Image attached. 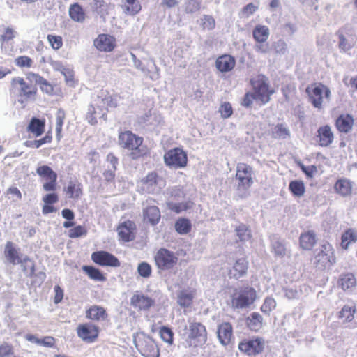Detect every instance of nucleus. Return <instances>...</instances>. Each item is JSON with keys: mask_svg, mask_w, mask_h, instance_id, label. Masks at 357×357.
<instances>
[{"mask_svg": "<svg viewBox=\"0 0 357 357\" xmlns=\"http://www.w3.org/2000/svg\"><path fill=\"white\" fill-rule=\"evenodd\" d=\"M118 143L121 148L129 151V157L134 160L150 155L149 147L144 144V138L130 130L121 131L118 135Z\"/></svg>", "mask_w": 357, "mask_h": 357, "instance_id": "nucleus-2", "label": "nucleus"}, {"mask_svg": "<svg viewBox=\"0 0 357 357\" xmlns=\"http://www.w3.org/2000/svg\"><path fill=\"white\" fill-rule=\"evenodd\" d=\"M357 241V231L352 228H349L342 234L341 247L344 250H347L351 243Z\"/></svg>", "mask_w": 357, "mask_h": 357, "instance_id": "nucleus-36", "label": "nucleus"}, {"mask_svg": "<svg viewBox=\"0 0 357 357\" xmlns=\"http://www.w3.org/2000/svg\"><path fill=\"white\" fill-rule=\"evenodd\" d=\"M45 120L33 117L27 127L26 131L32 134L34 137H40L45 131Z\"/></svg>", "mask_w": 357, "mask_h": 357, "instance_id": "nucleus-32", "label": "nucleus"}, {"mask_svg": "<svg viewBox=\"0 0 357 357\" xmlns=\"http://www.w3.org/2000/svg\"><path fill=\"white\" fill-rule=\"evenodd\" d=\"M249 263L246 257L238 258L228 269L229 277L236 280L243 278L246 275Z\"/></svg>", "mask_w": 357, "mask_h": 357, "instance_id": "nucleus-19", "label": "nucleus"}, {"mask_svg": "<svg viewBox=\"0 0 357 357\" xmlns=\"http://www.w3.org/2000/svg\"><path fill=\"white\" fill-rule=\"evenodd\" d=\"M16 36V31L12 27H6L3 33L1 35L0 41L1 43H7L13 38H15Z\"/></svg>", "mask_w": 357, "mask_h": 357, "instance_id": "nucleus-58", "label": "nucleus"}, {"mask_svg": "<svg viewBox=\"0 0 357 357\" xmlns=\"http://www.w3.org/2000/svg\"><path fill=\"white\" fill-rule=\"evenodd\" d=\"M65 119L66 113L64 110L59 109L56 113V133L58 140H60L61 138V132Z\"/></svg>", "mask_w": 357, "mask_h": 357, "instance_id": "nucleus-47", "label": "nucleus"}, {"mask_svg": "<svg viewBox=\"0 0 357 357\" xmlns=\"http://www.w3.org/2000/svg\"><path fill=\"white\" fill-rule=\"evenodd\" d=\"M61 214L63 218L66 220L63 223V226L65 228H70L74 226L75 222H73V220L75 218V214L73 211L68 208H64L61 211Z\"/></svg>", "mask_w": 357, "mask_h": 357, "instance_id": "nucleus-54", "label": "nucleus"}, {"mask_svg": "<svg viewBox=\"0 0 357 357\" xmlns=\"http://www.w3.org/2000/svg\"><path fill=\"white\" fill-rule=\"evenodd\" d=\"M271 136L274 139H284L290 136L289 129L282 123L277 124L271 132Z\"/></svg>", "mask_w": 357, "mask_h": 357, "instance_id": "nucleus-44", "label": "nucleus"}, {"mask_svg": "<svg viewBox=\"0 0 357 357\" xmlns=\"http://www.w3.org/2000/svg\"><path fill=\"white\" fill-rule=\"evenodd\" d=\"M138 273L143 278H149L151 274V266L147 262H142L137 267Z\"/></svg>", "mask_w": 357, "mask_h": 357, "instance_id": "nucleus-61", "label": "nucleus"}, {"mask_svg": "<svg viewBox=\"0 0 357 357\" xmlns=\"http://www.w3.org/2000/svg\"><path fill=\"white\" fill-rule=\"evenodd\" d=\"M47 39L51 47L55 50H59L63 45V39L60 36L49 34Z\"/></svg>", "mask_w": 357, "mask_h": 357, "instance_id": "nucleus-55", "label": "nucleus"}, {"mask_svg": "<svg viewBox=\"0 0 357 357\" xmlns=\"http://www.w3.org/2000/svg\"><path fill=\"white\" fill-rule=\"evenodd\" d=\"M131 305L137 310L146 311L154 305L155 301L153 298L143 294H135L130 299Z\"/></svg>", "mask_w": 357, "mask_h": 357, "instance_id": "nucleus-20", "label": "nucleus"}, {"mask_svg": "<svg viewBox=\"0 0 357 357\" xmlns=\"http://www.w3.org/2000/svg\"><path fill=\"white\" fill-rule=\"evenodd\" d=\"M236 234L241 242H245L252 239V235L249 227L245 224H240L235 228Z\"/></svg>", "mask_w": 357, "mask_h": 357, "instance_id": "nucleus-43", "label": "nucleus"}, {"mask_svg": "<svg viewBox=\"0 0 357 357\" xmlns=\"http://www.w3.org/2000/svg\"><path fill=\"white\" fill-rule=\"evenodd\" d=\"M37 174L45 182L43 188L46 192H54L57 188V174L48 165H43L36 169Z\"/></svg>", "mask_w": 357, "mask_h": 357, "instance_id": "nucleus-14", "label": "nucleus"}, {"mask_svg": "<svg viewBox=\"0 0 357 357\" xmlns=\"http://www.w3.org/2000/svg\"><path fill=\"white\" fill-rule=\"evenodd\" d=\"M143 216L144 220L148 221L152 225H155L159 222L161 214L158 207L152 205L146 206L143 210Z\"/></svg>", "mask_w": 357, "mask_h": 357, "instance_id": "nucleus-33", "label": "nucleus"}, {"mask_svg": "<svg viewBox=\"0 0 357 357\" xmlns=\"http://www.w3.org/2000/svg\"><path fill=\"white\" fill-rule=\"evenodd\" d=\"M159 334L161 339L172 345L174 342V333L172 330L167 326H162L160 328Z\"/></svg>", "mask_w": 357, "mask_h": 357, "instance_id": "nucleus-48", "label": "nucleus"}, {"mask_svg": "<svg viewBox=\"0 0 357 357\" xmlns=\"http://www.w3.org/2000/svg\"><path fill=\"white\" fill-rule=\"evenodd\" d=\"M195 291H188L186 290L181 291L177 297L178 304L183 307H190L193 302Z\"/></svg>", "mask_w": 357, "mask_h": 357, "instance_id": "nucleus-38", "label": "nucleus"}, {"mask_svg": "<svg viewBox=\"0 0 357 357\" xmlns=\"http://www.w3.org/2000/svg\"><path fill=\"white\" fill-rule=\"evenodd\" d=\"M215 21L211 16L205 15L202 19V27L203 29L211 30L215 28Z\"/></svg>", "mask_w": 357, "mask_h": 357, "instance_id": "nucleus-62", "label": "nucleus"}, {"mask_svg": "<svg viewBox=\"0 0 357 357\" xmlns=\"http://www.w3.org/2000/svg\"><path fill=\"white\" fill-rule=\"evenodd\" d=\"M10 84L12 88L18 91V96L22 99L21 102L35 100L38 92L36 85L27 83L20 77H13Z\"/></svg>", "mask_w": 357, "mask_h": 357, "instance_id": "nucleus-8", "label": "nucleus"}, {"mask_svg": "<svg viewBox=\"0 0 357 357\" xmlns=\"http://www.w3.org/2000/svg\"><path fill=\"white\" fill-rule=\"evenodd\" d=\"M7 195H11L12 197H8V199H12L13 202H18L22 199V195L20 190L16 187H10L7 190Z\"/></svg>", "mask_w": 357, "mask_h": 357, "instance_id": "nucleus-63", "label": "nucleus"}, {"mask_svg": "<svg viewBox=\"0 0 357 357\" xmlns=\"http://www.w3.org/2000/svg\"><path fill=\"white\" fill-rule=\"evenodd\" d=\"M135 345L144 357H159L160 349L155 340L144 333H137L134 337Z\"/></svg>", "mask_w": 357, "mask_h": 357, "instance_id": "nucleus-5", "label": "nucleus"}, {"mask_svg": "<svg viewBox=\"0 0 357 357\" xmlns=\"http://www.w3.org/2000/svg\"><path fill=\"white\" fill-rule=\"evenodd\" d=\"M236 66V59L230 54H225L219 56L215 60V67L221 73L231 71Z\"/></svg>", "mask_w": 357, "mask_h": 357, "instance_id": "nucleus-26", "label": "nucleus"}, {"mask_svg": "<svg viewBox=\"0 0 357 357\" xmlns=\"http://www.w3.org/2000/svg\"><path fill=\"white\" fill-rule=\"evenodd\" d=\"M235 178L237 181V191L247 192L254 183L252 167L244 162L238 163Z\"/></svg>", "mask_w": 357, "mask_h": 357, "instance_id": "nucleus-7", "label": "nucleus"}, {"mask_svg": "<svg viewBox=\"0 0 357 357\" xmlns=\"http://www.w3.org/2000/svg\"><path fill=\"white\" fill-rule=\"evenodd\" d=\"M154 261L158 269L167 271L176 266L178 258L174 252L167 248H160L154 256Z\"/></svg>", "mask_w": 357, "mask_h": 357, "instance_id": "nucleus-12", "label": "nucleus"}, {"mask_svg": "<svg viewBox=\"0 0 357 357\" xmlns=\"http://www.w3.org/2000/svg\"><path fill=\"white\" fill-rule=\"evenodd\" d=\"M123 12L126 15H134L139 13L142 9L139 1H125L121 6Z\"/></svg>", "mask_w": 357, "mask_h": 357, "instance_id": "nucleus-46", "label": "nucleus"}, {"mask_svg": "<svg viewBox=\"0 0 357 357\" xmlns=\"http://www.w3.org/2000/svg\"><path fill=\"white\" fill-rule=\"evenodd\" d=\"M4 255L6 259L13 265L17 264H24L30 261L28 257L22 259L20 256V252L11 241L6 242L4 249Z\"/></svg>", "mask_w": 357, "mask_h": 357, "instance_id": "nucleus-21", "label": "nucleus"}, {"mask_svg": "<svg viewBox=\"0 0 357 357\" xmlns=\"http://www.w3.org/2000/svg\"><path fill=\"white\" fill-rule=\"evenodd\" d=\"M300 167L302 172L308 178H312L314 175L317 172V168L315 165L305 166L303 165H301Z\"/></svg>", "mask_w": 357, "mask_h": 357, "instance_id": "nucleus-64", "label": "nucleus"}, {"mask_svg": "<svg viewBox=\"0 0 357 357\" xmlns=\"http://www.w3.org/2000/svg\"><path fill=\"white\" fill-rule=\"evenodd\" d=\"M76 332L77 336L83 342L90 344L95 342L98 340L100 328L92 323H82L77 326Z\"/></svg>", "mask_w": 357, "mask_h": 357, "instance_id": "nucleus-15", "label": "nucleus"}, {"mask_svg": "<svg viewBox=\"0 0 357 357\" xmlns=\"http://www.w3.org/2000/svg\"><path fill=\"white\" fill-rule=\"evenodd\" d=\"M354 183L347 178H340L334 183V191L343 197H347L352 195Z\"/></svg>", "mask_w": 357, "mask_h": 357, "instance_id": "nucleus-24", "label": "nucleus"}, {"mask_svg": "<svg viewBox=\"0 0 357 357\" xmlns=\"http://www.w3.org/2000/svg\"><path fill=\"white\" fill-rule=\"evenodd\" d=\"M264 347L265 341L261 337L244 338L239 342L238 345L239 351L249 356L261 354L264 351Z\"/></svg>", "mask_w": 357, "mask_h": 357, "instance_id": "nucleus-11", "label": "nucleus"}, {"mask_svg": "<svg viewBox=\"0 0 357 357\" xmlns=\"http://www.w3.org/2000/svg\"><path fill=\"white\" fill-rule=\"evenodd\" d=\"M121 99V97L119 94L114 96H105V98H102V101L105 102L107 107L116 108L119 106V101Z\"/></svg>", "mask_w": 357, "mask_h": 357, "instance_id": "nucleus-56", "label": "nucleus"}, {"mask_svg": "<svg viewBox=\"0 0 357 357\" xmlns=\"http://www.w3.org/2000/svg\"><path fill=\"white\" fill-rule=\"evenodd\" d=\"M65 192L69 198L77 199L82 195V185L78 181H70L65 188Z\"/></svg>", "mask_w": 357, "mask_h": 357, "instance_id": "nucleus-35", "label": "nucleus"}, {"mask_svg": "<svg viewBox=\"0 0 357 357\" xmlns=\"http://www.w3.org/2000/svg\"><path fill=\"white\" fill-rule=\"evenodd\" d=\"M87 232V229L84 226L77 225L68 230V236L70 238H77L86 236Z\"/></svg>", "mask_w": 357, "mask_h": 357, "instance_id": "nucleus-52", "label": "nucleus"}, {"mask_svg": "<svg viewBox=\"0 0 357 357\" xmlns=\"http://www.w3.org/2000/svg\"><path fill=\"white\" fill-rule=\"evenodd\" d=\"M107 109H105L98 103L91 104L88 107L86 119L91 125H96L100 118H107Z\"/></svg>", "mask_w": 357, "mask_h": 357, "instance_id": "nucleus-23", "label": "nucleus"}, {"mask_svg": "<svg viewBox=\"0 0 357 357\" xmlns=\"http://www.w3.org/2000/svg\"><path fill=\"white\" fill-rule=\"evenodd\" d=\"M252 34L256 42L262 43L267 40L269 36V29L266 26L257 25L254 29Z\"/></svg>", "mask_w": 357, "mask_h": 357, "instance_id": "nucleus-39", "label": "nucleus"}, {"mask_svg": "<svg viewBox=\"0 0 357 357\" xmlns=\"http://www.w3.org/2000/svg\"><path fill=\"white\" fill-rule=\"evenodd\" d=\"M16 66L20 68H31L33 65V60L28 56H20L15 60Z\"/></svg>", "mask_w": 357, "mask_h": 357, "instance_id": "nucleus-57", "label": "nucleus"}, {"mask_svg": "<svg viewBox=\"0 0 357 357\" xmlns=\"http://www.w3.org/2000/svg\"><path fill=\"white\" fill-rule=\"evenodd\" d=\"M276 307V301L271 296L266 297L264 299L263 304L261 306V311L267 315H269L271 312H272Z\"/></svg>", "mask_w": 357, "mask_h": 357, "instance_id": "nucleus-51", "label": "nucleus"}, {"mask_svg": "<svg viewBox=\"0 0 357 357\" xmlns=\"http://www.w3.org/2000/svg\"><path fill=\"white\" fill-rule=\"evenodd\" d=\"M219 112L224 119L230 117L233 114V109L229 102H225L220 105Z\"/></svg>", "mask_w": 357, "mask_h": 357, "instance_id": "nucleus-59", "label": "nucleus"}, {"mask_svg": "<svg viewBox=\"0 0 357 357\" xmlns=\"http://www.w3.org/2000/svg\"><path fill=\"white\" fill-rule=\"evenodd\" d=\"M93 45L100 52H110L116 47V40L113 36L101 33L94 40Z\"/></svg>", "mask_w": 357, "mask_h": 357, "instance_id": "nucleus-18", "label": "nucleus"}, {"mask_svg": "<svg viewBox=\"0 0 357 357\" xmlns=\"http://www.w3.org/2000/svg\"><path fill=\"white\" fill-rule=\"evenodd\" d=\"M86 317L88 319L99 322L107 320L108 314L105 307L93 305L86 310Z\"/></svg>", "mask_w": 357, "mask_h": 357, "instance_id": "nucleus-28", "label": "nucleus"}, {"mask_svg": "<svg viewBox=\"0 0 357 357\" xmlns=\"http://www.w3.org/2000/svg\"><path fill=\"white\" fill-rule=\"evenodd\" d=\"M92 261L102 266L119 267L121 263L118 258L107 251H96L91 254Z\"/></svg>", "mask_w": 357, "mask_h": 357, "instance_id": "nucleus-17", "label": "nucleus"}, {"mask_svg": "<svg viewBox=\"0 0 357 357\" xmlns=\"http://www.w3.org/2000/svg\"><path fill=\"white\" fill-rule=\"evenodd\" d=\"M317 243L315 233L313 231H307L301 234L299 245L304 250H312Z\"/></svg>", "mask_w": 357, "mask_h": 357, "instance_id": "nucleus-31", "label": "nucleus"}, {"mask_svg": "<svg viewBox=\"0 0 357 357\" xmlns=\"http://www.w3.org/2000/svg\"><path fill=\"white\" fill-rule=\"evenodd\" d=\"M289 190L296 197H301L305 195V185L302 180H294L289 182Z\"/></svg>", "mask_w": 357, "mask_h": 357, "instance_id": "nucleus-37", "label": "nucleus"}, {"mask_svg": "<svg viewBox=\"0 0 357 357\" xmlns=\"http://www.w3.org/2000/svg\"><path fill=\"white\" fill-rule=\"evenodd\" d=\"M354 125V119L351 114H342L335 120V126L340 133L350 132Z\"/></svg>", "mask_w": 357, "mask_h": 357, "instance_id": "nucleus-25", "label": "nucleus"}, {"mask_svg": "<svg viewBox=\"0 0 357 357\" xmlns=\"http://www.w3.org/2000/svg\"><path fill=\"white\" fill-rule=\"evenodd\" d=\"M165 164L171 168H185L188 162L187 153L180 147L173 148L164 154Z\"/></svg>", "mask_w": 357, "mask_h": 357, "instance_id": "nucleus-10", "label": "nucleus"}, {"mask_svg": "<svg viewBox=\"0 0 357 357\" xmlns=\"http://www.w3.org/2000/svg\"><path fill=\"white\" fill-rule=\"evenodd\" d=\"M167 208L176 213H180L183 211H185L190 208V205L189 202H181V203H174V202H167Z\"/></svg>", "mask_w": 357, "mask_h": 357, "instance_id": "nucleus-53", "label": "nucleus"}, {"mask_svg": "<svg viewBox=\"0 0 357 357\" xmlns=\"http://www.w3.org/2000/svg\"><path fill=\"white\" fill-rule=\"evenodd\" d=\"M271 250L276 257L282 258L286 255L285 245L280 241H275L272 243Z\"/></svg>", "mask_w": 357, "mask_h": 357, "instance_id": "nucleus-50", "label": "nucleus"}, {"mask_svg": "<svg viewBox=\"0 0 357 357\" xmlns=\"http://www.w3.org/2000/svg\"><path fill=\"white\" fill-rule=\"evenodd\" d=\"M174 227L178 234L184 235L190 232L192 223L188 218H180L176 221Z\"/></svg>", "mask_w": 357, "mask_h": 357, "instance_id": "nucleus-40", "label": "nucleus"}, {"mask_svg": "<svg viewBox=\"0 0 357 357\" xmlns=\"http://www.w3.org/2000/svg\"><path fill=\"white\" fill-rule=\"evenodd\" d=\"M44 205L42 208V212L43 214H49L56 211V208L53 206L59 201L58 195L55 192L46 194L43 197Z\"/></svg>", "mask_w": 357, "mask_h": 357, "instance_id": "nucleus-34", "label": "nucleus"}, {"mask_svg": "<svg viewBox=\"0 0 357 357\" xmlns=\"http://www.w3.org/2000/svg\"><path fill=\"white\" fill-rule=\"evenodd\" d=\"M338 286L344 291H351L357 284L356 276L351 273H344L337 280Z\"/></svg>", "mask_w": 357, "mask_h": 357, "instance_id": "nucleus-30", "label": "nucleus"}, {"mask_svg": "<svg viewBox=\"0 0 357 357\" xmlns=\"http://www.w3.org/2000/svg\"><path fill=\"white\" fill-rule=\"evenodd\" d=\"M356 307L355 304L352 305H344L341 310L337 312V317L344 325L351 324L355 319Z\"/></svg>", "mask_w": 357, "mask_h": 357, "instance_id": "nucleus-29", "label": "nucleus"}, {"mask_svg": "<svg viewBox=\"0 0 357 357\" xmlns=\"http://www.w3.org/2000/svg\"><path fill=\"white\" fill-rule=\"evenodd\" d=\"M317 142L321 147L329 146L334 140V134L328 125L320 126L316 135Z\"/></svg>", "mask_w": 357, "mask_h": 357, "instance_id": "nucleus-22", "label": "nucleus"}, {"mask_svg": "<svg viewBox=\"0 0 357 357\" xmlns=\"http://www.w3.org/2000/svg\"><path fill=\"white\" fill-rule=\"evenodd\" d=\"M218 337L223 345H228L233 337V327L229 322H223L218 325L217 330Z\"/></svg>", "mask_w": 357, "mask_h": 357, "instance_id": "nucleus-27", "label": "nucleus"}, {"mask_svg": "<svg viewBox=\"0 0 357 357\" xmlns=\"http://www.w3.org/2000/svg\"><path fill=\"white\" fill-rule=\"evenodd\" d=\"M250 84L252 91L246 92L244 95L241 102L243 107H251L254 101L259 105H264L270 102L275 89L270 85L267 77L261 74L257 75L250 79Z\"/></svg>", "mask_w": 357, "mask_h": 357, "instance_id": "nucleus-1", "label": "nucleus"}, {"mask_svg": "<svg viewBox=\"0 0 357 357\" xmlns=\"http://www.w3.org/2000/svg\"><path fill=\"white\" fill-rule=\"evenodd\" d=\"M69 15L76 22H82L85 18V13L82 8L76 3L70 6Z\"/></svg>", "mask_w": 357, "mask_h": 357, "instance_id": "nucleus-45", "label": "nucleus"}, {"mask_svg": "<svg viewBox=\"0 0 357 357\" xmlns=\"http://www.w3.org/2000/svg\"><path fill=\"white\" fill-rule=\"evenodd\" d=\"M82 270L93 280L98 282H104L106 280V277L98 269L92 266H83Z\"/></svg>", "mask_w": 357, "mask_h": 357, "instance_id": "nucleus-41", "label": "nucleus"}, {"mask_svg": "<svg viewBox=\"0 0 357 357\" xmlns=\"http://www.w3.org/2000/svg\"><path fill=\"white\" fill-rule=\"evenodd\" d=\"M305 91L310 103L318 109L323 108L324 100H329L331 93L330 89L321 82L311 84Z\"/></svg>", "mask_w": 357, "mask_h": 357, "instance_id": "nucleus-4", "label": "nucleus"}, {"mask_svg": "<svg viewBox=\"0 0 357 357\" xmlns=\"http://www.w3.org/2000/svg\"><path fill=\"white\" fill-rule=\"evenodd\" d=\"M262 319V317L258 312H253L248 318V325L251 329L256 331L261 327Z\"/></svg>", "mask_w": 357, "mask_h": 357, "instance_id": "nucleus-49", "label": "nucleus"}, {"mask_svg": "<svg viewBox=\"0 0 357 357\" xmlns=\"http://www.w3.org/2000/svg\"><path fill=\"white\" fill-rule=\"evenodd\" d=\"M163 179L155 171L149 172L137 181V188L141 193L154 194L160 191Z\"/></svg>", "mask_w": 357, "mask_h": 357, "instance_id": "nucleus-9", "label": "nucleus"}, {"mask_svg": "<svg viewBox=\"0 0 357 357\" xmlns=\"http://www.w3.org/2000/svg\"><path fill=\"white\" fill-rule=\"evenodd\" d=\"M116 231L120 241L130 242L135 239L137 226L133 221L127 220L118 225Z\"/></svg>", "mask_w": 357, "mask_h": 357, "instance_id": "nucleus-16", "label": "nucleus"}, {"mask_svg": "<svg viewBox=\"0 0 357 357\" xmlns=\"http://www.w3.org/2000/svg\"><path fill=\"white\" fill-rule=\"evenodd\" d=\"M188 328L185 333V341L187 347L197 348L204 345L207 341L208 332L206 326L201 322L189 321Z\"/></svg>", "mask_w": 357, "mask_h": 357, "instance_id": "nucleus-3", "label": "nucleus"}, {"mask_svg": "<svg viewBox=\"0 0 357 357\" xmlns=\"http://www.w3.org/2000/svg\"><path fill=\"white\" fill-rule=\"evenodd\" d=\"M14 354L13 346L7 342L0 344V357H10Z\"/></svg>", "mask_w": 357, "mask_h": 357, "instance_id": "nucleus-60", "label": "nucleus"}, {"mask_svg": "<svg viewBox=\"0 0 357 357\" xmlns=\"http://www.w3.org/2000/svg\"><path fill=\"white\" fill-rule=\"evenodd\" d=\"M336 262L333 245L328 242L323 243L319 251L314 255V265L319 269L330 268Z\"/></svg>", "mask_w": 357, "mask_h": 357, "instance_id": "nucleus-6", "label": "nucleus"}, {"mask_svg": "<svg viewBox=\"0 0 357 357\" xmlns=\"http://www.w3.org/2000/svg\"><path fill=\"white\" fill-rule=\"evenodd\" d=\"M28 79H33L40 86L43 91L47 93H52L53 91V86L48 82L47 79L43 78L42 76L34 73H29L27 74Z\"/></svg>", "mask_w": 357, "mask_h": 357, "instance_id": "nucleus-42", "label": "nucleus"}, {"mask_svg": "<svg viewBox=\"0 0 357 357\" xmlns=\"http://www.w3.org/2000/svg\"><path fill=\"white\" fill-rule=\"evenodd\" d=\"M256 299V290L250 286H246L240 288L238 293L234 295L233 303L236 307L243 308L254 303Z\"/></svg>", "mask_w": 357, "mask_h": 357, "instance_id": "nucleus-13", "label": "nucleus"}]
</instances>
